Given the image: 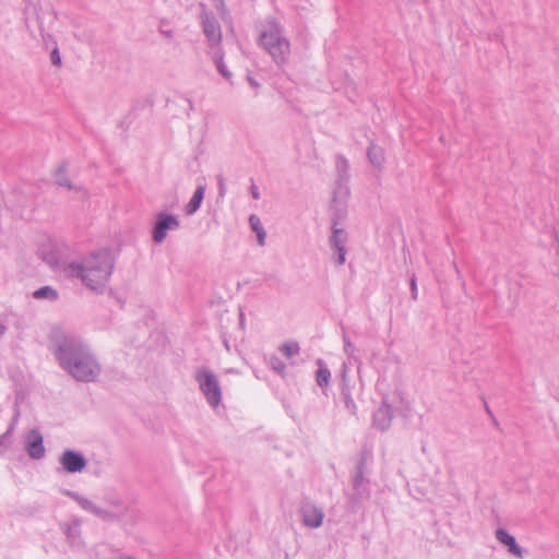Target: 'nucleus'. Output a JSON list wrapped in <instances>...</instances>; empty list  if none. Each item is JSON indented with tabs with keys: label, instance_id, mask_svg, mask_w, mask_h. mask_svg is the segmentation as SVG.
<instances>
[{
	"label": "nucleus",
	"instance_id": "obj_1",
	"mask_svg": "<svg viewBox=\"0 0 559 559\" xmlns=\"http://www.w3.org/2000/svg\"><path fill=\"white\" fill-rule=\"evenodd\" d=\"M58 358L60 364L79 380H94L99 371L93 359L73 341L67 342L59 349Z\"/></svg>",
	"mask_w": 559,
	"mask_h": 559
},
{
	"label": "nucleus",
	"instance_id": "obj_2",
	"mask_svg": "<svg viewBox=\"0 0 559 559\" xmlns=\"http://www.w3.org/2000/svg\"><path fill=\"white\" fill-rule=\"evenodd\" d=\"M110 274V263L106 254H97L84 262L82 278L92 288L103 285Z\"/></svg>",
	"mask_w": 559,
	"mask_h": 559
},
{
	"label": "nucleus",
	"instance_id": "obj_3",
	"mask_svg": "<svg viewBox=\"0 0 559 559\" xmlns=\"http://www.w3.org/2000/svg\"><path fill=\"white\" fill-rule=\"evenodd\" d=\"M260 43L277 61H283L289 52V43L281 36L276 27L263 33Z\"/></svg>",
	"mask_w": 559,
	"mask_h": 559
},
{
	"label": "nucleus",
	"instance_id": "obj_4",
	"mask_svg": "<svg viewBox=\"0 0 559 559\" xmlns=\"http://www.w3.org/2000/svg\"><path fill=\"white\" fill-rule=\"evenodd\" d=\"M197 379L209 403L213 406H217L221 402L222 392L215 376L209 371L202 370L198 373Z\"/></svg>",
	"mask_w": 559,
	"mask_h": 559
},
{
	"label": "nucleus",
	"instance_id": "obj_5",
	"mask_svg": "<svg viewBox=\"0 0 559 559\" xmlns=\"http://www.w3.org/2000/svg\"><path fill=\"white\" fill-rule=\"evenodd\" d=\"M60 462L64 469L69 473L81 472L86 465V462L82 455L70 450L63 452L60 457Z\"/></svg>",
	"mask_w": 559,
	"mask_h": 559
},
{
	"label": "nucleus",
	"instance_id": "obj_6",
	"mask_svg": "<svg viewBox=\"0 0 559 559\" xmlns=\"http://www.w3.org/2000/svg\"><path fill=\"white\" fill-rule=\"evenodd\" d=\"M177 226H178V221L176 219V217H174L171 215H167V214H160L158 216V219H157V223L155 226L154 239L157 242H160L162 240L165 239V237L167 235V230L171 227H177Z\"/></svg>",
	"mask_w": 559,
	"mask_h": 559
},
{
	"label": "nucleus",
	"instance_id": "obj_7",
	"mask_svg": "<svg viewBox=\"0 0 559 559\" xmlns=\"http://www.w3.org/2000/svg\"><path fill=\"white\" fill-rule=\"evenodd\" d=\"M28 444L27 451L28 454L34 459H39L44 454V445L43 438L38 431H31L27 437Z\"/></svg>",
	"mask_w": 559,
	"mask_h": 559
},
{
	"label": "nucleus",
	"instance_id": "obj_8",
	"mask_svg": "<svg viewBox=\"0 0 559 559\" xmlns=\"http://www.w3.org/2000/svg\"><path fill=\"white\" fill-rule=\"evenodd\" d=\"M496 535L498 540L509 548L510 552L520 558L523 556L522 549L518 546L514 537L511 536L508 532L504 530H498Z\"/></svg>",
	"mask_w": 559,
	"mask_h": 559
},
{
	"label": "nucleus",
	"instance_id": "obj_9",
	"mask_svg": "<svg viewBox=\"0 0 559 559\" xmlns=\"http://www.w3.org/2000/svg\"><path fill=\"white\" fill-rule=\"evenodd\" d=\"M323 515L321 511L316 508H307L304 511V522L311 527H318L322 523Z\"/></svg>",
	"mask_w": 559,
	"mask_h": 559
},
{
	"label": "nucleus",
	"instance_id": "obj_10",
	"mask_svg": "<svg viewBox=\"0 0 559 559\" xmlns=\"http://www.w3.org/2000/svg\"><path fill=\"white\" fill-rule=\"evenodd\" d=\"M203 197H204V188L203 187H199L195 190L193 197L191 198L190 202L187 205V213L188 214L194 213L200 207L201 202L203 200Z\"/></svg>",
	"mask_w": 559,
	"mask_h": 559
},
{
	"label": "nucleus",
	"instance_id": "obj_11",
	"mask_svg": "<svg viewBox=\"0 0 559 559\" xmlns=\"http://www.w3.org/2000/svg\"><path fill=\"white\" fill-rule=\"evenodd\" d=\"M281 352L287 359H290L299 354V345L296 342H286L282 345Z\"/></svg>",
	"mask_w": 559,
	"mask_h": 559
},
{
	"label": "nucleus",
	"instance_id": "obj_12",
	"mask_svg": "<svg viewBox=\"0 0 559 559\" xmlns=\"http://www.w3.org/2000/svg\"><path fill=\"white\" fill-rule=\"evenodd\" d=\"M250 225L252 227V229L257 233L258 235V239H259V243L260 245H264V240H265V231L263 230L262 226H261V222L260 219L252 215L250 217Z\"/></svg>",
	"mask_w": 559,
	"mask_h": 559
},
{
	"label": "nucleus",
	"instance_id": "obj_13",
	"mask_svg": "<svg viewBox=\"0 0 559 559\" xmlns=\"http://www.w3.org/2000/svg\"><path fill=\"white\" fill-rule=\"evenodd\" d=\"M204 31H205L207 37L212 41H215V43L219 41V39H221V32H219V28L215 24L205 23L204 24Z\"/></svg>",
	"mask_w": 559,
	"mask_h": 559
},
{
	"label": "nucleus",
	"instance_id": "obj_14",
	"mask_svg": "<svg viewBox=\"0 0 559 559\" xmlns=\"http://www.w3.org/2000/svg\"><path fill=\"white\" fill-rule=\"evenodd\" d=\"M369 158L373 164L380 165L384 160L383 151L376 146H371L368 151Z\"/></svg>",
	"mask_w": 559,
	"mask_h": 559
},
{
	"label": "nucleus",
	"instance_id": "obj_15",
	"mask_svg": "<svg viewBox=\"0 0 559 559\" xmlns=\"http://www.w3.org/2000/svg\"><path fill=\"white\" fill-rule=\"evenodd\" d=\"M330 377H331V373H330L329 369L321 366L317 372L318 384L320 386L328 385Z\"/></svg>",
	"mask_w": 559,
	"mask_h": 559
},
{
	"label": "nucleus",
	"instance_id": "obj_16",
	"mask_svg": "<svg viewBox=\"0 0 559 559\" xmlns=\"http://www.w3.org/2000/svg\"><path fill=\"white\" fill-rule=\"evenodd\" d=\"M333 241L335 243V247L340 251L338 263L343 264L345 262V251L344 248L340 245L341 240L338 239L337 230L334 231Z\"/></svg>",
	"mask_w": 559,
	"mask_h": 559
},
{
	"label": "nucleus",
	"instance_id": "obj_17",
	"mask_svg": "<svg viewBox=\"0 0 559 559\" xmlns=\"http://www.w3.org/2000/svg\"><path fill=\"white\" fill-rule=\"evenodd\" d=\"M34 297L36 298H44V297H56V292L51 289L50 287H44L34 293Z\"/></svg>",
	"mask_w": 559,
	"mask_h": 559
},
{
	"label": "nucleus",
	"instance_id": "obj_18",
	"mask_svg": "<svg viewBox=\"0 0 559 559\" xmlns=\"http://www.w3.org/2000/svg\"><path fill=\"white\" fill-rule=\"evenodd\" d=\"M271 366L276 372H283L285 370V365L276 357L271 358Z\"/></svg>",
	"mask_w": 559,
	"mask_h": 559
},
{
	"label": "nucleus",
	"instance_id": "obj_19",
	"mask_svg": "<svg viewBox=\"0 0 559 559\" xmlns=\"http://www.w3.org/2000/svg\"><path fill=\"white\" fill-rule=\"evenodd\" d=\"M51 60H52V63H53V64H56V66H59V64H60V55H59L58 49H55V50L51 52Z\"/></svg>",
	"mask_w": 559,
	"mask_h": 559
},
{
	"label": "nucleus",
	"instance_id": "obj_20",
	"mask_svg": "<svg viewBox=\"0 0 559 559\" xmlns=\"http://www.w3.org/2000/svg\"><path fill=\"white\" fill-rule=\"evenodd\" d=\"M412 289H413V292L416 290V282H415V280H412Z\"/></svg>",
	"mask_w": 559,
	"mask_h": 559
},
{
	"label": "nucleus",
	"instance_id": "obj_21",
	"mask_svg": "<svg viewBox=\"0 0 559 559\" xmlns=\"http://www.w3.org/2000/svg\"><path fill=\"white\" fill-rule=\"evenodd\" d=\"M219 71H221L224 75H226V76L228 75V73H226L222 67H219Z\"/></svg>",
	"mask_w": 559,
	"mask_h": 559
},
{
	"label": "nucleus",
	"instance_id": "obj_22",
	"mask_svg": "<svg viewBox=\"0 0 559 559\" xmlns=\"http://www.w3.org/2000/svg\"><path fill=\"white\" fill-rule=\"evenodd\" d=\"M4 331V328L2 325H0V335L3 333Z\"/></svg>",
	"mask_w": 559,
	"mask_h": 559
},
{
	"label": "nucleus",
	"instance_id": "obj_23",
	"mask_svg": "<svg viewBox=\"0 0 559 559\" xmlns=\"http://www.w3.org/2000/svg\"><path fill=\"white\" fill-rule=\"evenodd\" d=\"M253 195L255 199L258 198L257 191H253Z\"/></svg>",
	"mask_w": 559,
	"mask_h": 559
}]
</instances>
